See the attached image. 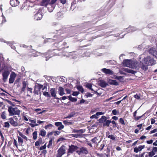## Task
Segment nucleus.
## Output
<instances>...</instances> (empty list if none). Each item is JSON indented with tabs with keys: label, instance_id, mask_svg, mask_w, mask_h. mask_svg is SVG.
<instances>
[{
	"label": "nucleus",
	"instance_id": "obj_6",
	"mask_svg": "<svg viewBox=\"0 0 157 157\" xmlns=\"http://www.w3.org/2000/svg\"><path fill=\"white\" fill-rule=\"evenodd\" d=\"M77 153L79 155H82L84 154H86L88 153V151L84 147H82L80 148L79 150L76 151Z\"/></svg>",
	"mask_w": 157,
	"mask_h": 157
},
{
	"label": "nucleus",
	"instance_id": "obj_27",
	"mask_svg": "<svg viewBox=\"0 0 157 157\" xmlns=\"http://www.w3.org/2000/svg\"><path fill=\"white\" fill-rule=\"evenodd\" d=\"M111 122V121L109 120H106L104 122V123L103 124V126H109V125L110 123Z\"/></svg>",
	"mask_w": 157,
	"mask_h": 157
},
{
	"label": "nucleus",
	"instance_id": "obj_45",
	"mask_svg": "<svg viewBox=\"0 0 157 157\" xmlns=\"http://www.w3.org/2000/svg\"><path fill=\"white\" fill-rule=\"evenodd\" d=\"M10 126V124L8 122H6L4 123V127L6 128H9Z\"/></svg>",
	"mask_w": 157,
	"mask_h": 157
},
{
	"label": "nucleus",
	"instance_id": "obj_63",
	"mask_svg": "<svg viewBox=\"0 0 157 157\" xmlns=\"http://www.w3.org/2000/svg\"><path fill=\"white\" fill-rule=\"evenodd\" d=\"M155 119H154L153 118H152L151 119V124H153L154 123H155Z\"/></svg>",
	"mask_w": 157,
	"mask_h": 157
},
{
	"label": "nucleus",
	"instance_id": "obj_48",
	"mask_svg": "<svg viewBox=\"0 0 157 157\" xmlns=\"http://www.w3.org/2000/svg\"><path fill=\"white\" fill-rule=\"evenodd\" d=\"M96 114L97 116L98 117V116H99V115H101L104 114V113L102 112H98L96 113Z\"/></svg>",
	"mask_w": 157,
	"mask_h": 157
},
{
	"label": "nucleus",
	"instance_id": "obj_33",
	"mask_svg": "<svg viewBox=\"0 0 157 157\" xmlns=\"http://www.w3.org/2000/svg\"><path fill=\"white\" fill-rule=\"evenodd\" d=\"M33 138L34 140H36L37 137V132L36 131L34 132L33 133Z\"/></svg>",
	"mask_w": 157,
	"mask_h": 157
},
{
	"label": "nucleus",
	"instance_id": "obj_62",
	"mask_svg": "<svg viewBox=\"0 0 157 157\" xmlns=\"http://www.w3.org/2000/svg\"><path fill=\"white\" fill-rule=\"evenodd\" d=\"M30 130V128H28L25 131L26 134H28L29 133V131Z\"/></svg>",
	"mask_w": 157,
	"mask_h": 157
},
{
	"label": "nucleus",
	"instance_id": "obj_52",
	"mask_svg": "<svg viewBox=\"0 0 157 157\" xmlns=\"http://www.w3.org/2000/svg\"><path fill=\"white\" fill-rule=\"evenodd\" d=\"M79 93V92L77 91L74 92L73 93L72 95L74 96H76L78 95Z\"/></svg>",
	"mask_w": 157,
	"mask_h": 157
},
{
	"label": "nucleus",
	"instance_id": "obj_53",
	"mask_svg": "<svg viewBox=\"0 0 157 157\" xmlns=\"http://www.w3.org/2000/svg\"><path fill=\"white\" fill-rule=\"evenodd\" d=\"M98 117L97 116L96 114H94L92 116L90 117V118L93 119V118H95V119H97L98 118Z\"/></svg>",
	"mask_w": 157,
	"mask_h": 157
},
{
	"label": "nucleus",
	"instance_id": "obj_60",
	"mask_svg": "<svg viewBox=\"0 0 157 157\" xmlns=\"http://www.w3.org/2000/svg\"><path fill=\"white\" fill-rule=\"evenodd\" d=\"M142 116H139V117H134L135 120L136 121H137L139 120L141 117Z\"/></svg>",
	"mask_w": 157,
	"mask_h": 157
},
{
	"label": "nucleus",
	"instance_id": "obj_22",
	"mask_svg": "<svg viewBox=\"0 0 157 157\" xmlns=\"http://www.w3.org/2000/svg\"><path fill=\"white\" fill-rule=\"evenodd\" d=\"M77 148V147L73 145H71V146H69V152H72L75 151Z\"/></svg>",
	"mask_w": 157,
	"mask_h": 157
},
{
	"label": "nucleus",
	"instance_id": "obj_61",
	"mask_svg": "<svg viewBox=\"0 0 157 157\" xmlns=\"http://www.w3.org/2000/svg\"><path fill=\"white\" fill-rule=\"evenodd\" d=\"M65 140V139L63 137H61L58 139L57 142H59V141H63Z\"/></svg>",
	"mask_w": 157,
	"mask_h": 157
},
{
	"label": "nucleus",
	"instance_id": "obj_49",
	"mask_svg": "<svg viewBox=\"0 0 157 157\" xmlns=\"http://www.w3.org/2000/svg\"><path fill=\"white\" fill-rule=\"evenodd\" d=\"M52 140H50L48 144V147L50 148V147L52 146Z\"/></svg>",
	"mask_w": 157,
	"mask_h": 157
},
{
	"label": "nucleus",
	"instance_id": "obj_37",
	"mask_svg": "<svg viewBox=\"0 0 157 157\" xmlns=\"http://www.w3.org/2000/svg\"><path fill=\"white\" fill-rule=\"evenodd\" d=\"M59 80L60 81L63 82H65L66 78L63 76H60L59 78Z\"/></svg>",
	"mask_w": 157,
	"mask_h": 157
},
{
	"label": "nucleus",
	"instance_id": "obj_13",
	"mask_svg": "<svg viewBox=\"0 0 157 157\" xmlns=\"http://www.w3.org/2000/svg\"><path fill=\"white\" fill-rule=\"evenodd\" d=\"M144 147V145H140L138 147H136L134 149V151L135 153H137L139 151H141Z\"/></svg>",
	"mask_w": 157,
	"mask_h": 157
},
{
	"label": "nucleus",
	"instance_id": "obj_1",
	"mask_svg": "<svg viewBox=\"0 0 157 157\" xmlns=\"http://www.w3.org/2000/svg\"><path fill=\"white\" fill-rule=\"evenodd\" d=\"M142 60L140 61V63H139V68L143 69H147L148 66H151L155 64L156 61L154 59L149 56L145 57L144 55H141L140 56V59Z\"/></svg>",
	"mask_w": 157,
	"mask_h": 157
},
{
	"label": "nucleus",
	"instance_id": "obj_12",
	"mask_svg": "<svg viewBox=\"0 0 157 157\" xmlns=\"http://www.w3.org/2000/svg\"><path fill=\"white\" fill-rule=\"evenodd\" d=\"M21 115L22 116V119L25 121H28L30 118V117L28 115V114L24 112L21 114Z\"/></svg>",
	"mask_w": 157,
	"mask_h": 157
},
{
	"label": "nucleus",
	"instance_id": "obj_9",
	"mask_svg": "<svg viewBox=\"0 0 157 157\" xmlns=\"http://www.w3.org/2000/svg\"><path fill=\"white\" fill-rule=\"evenodd\" d=\"M43 87V86L40 84H38L37 85H36L34 89V93L36 94H38L40 90Z\"/></svg>",
	"mask_w": 157,
	"mask_h": 157
},
{
	"label": "nucleus",
	"instance_id": "obj_30",
	"mask_svg": "<svg viewBox=\"0 0 157 157\" xmlns=\"http://www.w3.org/2000/svg\"><path fill=\"white\" fill-rule=\"evenodd\" d=\"M115 78L117 79L118 80L120 81V82H123L124 80L123 77L121 76H116Z\"/></svg>",
	"mask_w": 157,
	"mask_h": 157
},
{
	"label": "nucleus",
	"instance_id": "obj_5",
	"mask_svg": "<svg viewBox=\"0 0 157 157\" xmlns=\"http://www.w3.org/2000/svg\"><path fill=\"white\" fill-rule=\"evenodd\" d=\"M10 72L7 70H5L2 72V80L4 82L7 80Z\"/></svg>",
	"mask_w": 157,
	"mask_h": 157
},
{
	"label": "nucleus",
	"instance_id": "obj_42",
	"mask_svg": "<svg viewBox=\"0 0 157 157\" xmlns=\"http://www.w3.org/2000/svg\"><path fill=\"white\" fill-rule=\"evenodd\" d=\"M18 142L19 143H21L22 144L23 143V140L22 138H21L20 137L18 136Z\"/></svg>",
	"mask_w": 157,
	"mask_h": 157
},
{
	"label": "nucleus",
	"instance_id": "obj_64",
	"mask_svg": "<svg viewBox=\"0 0 157 157\" xmlns=\"http://www.w3.org/2000/svg\"><path fill=\"white\" fill-rule=\"evenodd\" d=\"M37 123H38L39 124H41L43 123H44V121H41L40 120H38L37 121Z\"/></svg>",
	"mask_w": 157,
	"mask_h": 157
},
{
	"label": "nucleus",
	"instance_id": "obj_16",
	"mask_svg": "<svg viewBox=\"0 0 157 157\" xmlns=\"http://www.w3.org/2000/svg\"><path fill=\"white\" fill-rule=\"evenodd\" d=\"M42 15L41 13H37L35 15L34 18L37 21L40 20L42 18Z\"/></svg>",
	"mask_w": 157,
	"mask_h": 157
},
{
	"label": "nucleus",
	"instance_id": "obj_44",
	"mask_svg": "<svg viewBox=\"0 0 157 157\" xmlns=\"http://www.w3.org/2000/svg\"><path fill=\"white\" fill-rule=\"evenodd\" d=\"M108 137L110 139H111L112 140H114L116 138L115 137V136L113 135H109L108 136Z\"/></svg>",
	"mask_w": 157,
	"mask_h": 157
},
{
	"label": "nucleus",
	"instance_id": "obj_26",
	"mask_svg": "<svg viewBox=\"0 0 157 157\" xmlns=\"http://www.w3.org/2000/svg\"><path fill=\"white\" fill-rule=\"evenodd\" d=\"M50 93L52 96L55 97L56 96V91L55 89L52 88L50 90Z\"/></svg>",
	"mask_w": 157,
	"mask_h": 157
},
{
	"label": "nucleus",
	"instance_id": "obj_38",
	"mask_svg": "<svg viewBox=\"0 0 157 157\" xmlns=\"http://www.w3.org/2000/svg\"><path fill=\"white\" fill-rule=\"evenodd\" d=\"M77 99L75 98H72L71 96H69V100L71 101L72 102H75L77 101Z\"/></svg>",
	"mask_w": 157,
	"mask_h": 157
},
{
	"label": "nucleus",
	"instance_id": "obj_39",
	"mask_svg": "<svg viewBox=\"0 0 157 157\" xmlns=\"http://www.w3.org/2000/svg\"><path fill=\"white\" fill-rule=\"evenodd\" d=\"M6 113L5 111H4L1 114V117L2 119H4L6 118Z\"/></svg>",
	"mask_w": 157,
	"mask_h": 157
},
{
	"label": "nucleus",
	"instance_id": "obj_32",
	"mask_svg": "<svg viewBox=\"0 0 157 157\" xmlns=\"http://www.w3.org/2000/svg\"><path fill=\"white\" fill-rule=\"evenodd\" d=\"M50 7H48V10L50 12H52L54 9V7L52 6V5H50Z\"/></svg>",
	"mask_w": 157,
	"mask_h": 157
},
{
	"label": "nucleus",
	"instance_id": "obj_40",
	"mask_svg": "<svg viewBox=\"0 0 157 157\" xmlns=\"http://www.w3.org/2000/svg\"><path fill=\"white\" fill-rule=\"evenodd\" d=\"M91 141L94 143H97L98 141V139L96 137H95L92 139Z\"/></svg>",
	"mask_w": 157,
	"mask_h": 157
},
{
	"label": "nucleus",
	"instance_id": "obj_7",
	"mask_svg": "<svg viewBox=\"0 0 157 157\" xmlns=\"http://www.w3.org/2000/svg\"><path fill=\"white\" fill-rule=\"evenodd\" d=\"M65 147L64 146H62L60 148L58 151L57 156H61L63 154H65Z\"/></svg>",
	"mask_w": 157,
	"mask_h": 157
},
{
	"label": "nucleus",
	"instance_id": "obj_47",
	"mask_svg": "<svg viewBox=\"0 0 157 157\" xmlns=\"http://www.w3.org/2000/svg\"><path fill=\"white\" fill-rule=\"evenodd\" d=\"M46 144H45L44 146H41L40 148V150H42L46 148Z\"/></svg>",
	"mask_w": 157,
	"mask_h": 157
},
{
	"label": "nucleus",
	"instance_id": "obj_15",
	"mask_svg": "<svg viewBox=\"0 0 157 157\" xmlns=\"http://www.w3.org/2000/svg\"><path fill=\"white\" fill-rule=\"evenodd\" d=\"M50 0H42L40 3V5L46 7L48 4H50Z\"/></svg>",
	"mask_w": 157,
	"mask_h": 157
},
{
	"label": "nucleus",
	"instance_id": "obj_10",
	"mask_svg": "<svg viewBox=\"0 0 157 157\" xmlns=\"http://www.w3.org/2000/svg\"><path fill=\"white\" fill-rule=\"evenodd\" d=\"M122 71H120V73L121 74H126L125 72H127L129 73H132V74H135L136 73V71H133L132 69H122Z\"/></svg>",
	"mask_w": 157,
	"mask_h": 157
},
{
	"label": "nucleus",
	"instance_id": "obj_41",
	"mask_svg": "<svg viewBox=\"0 0 157 157\" xmlns=\"http://www.w3.org/2000/svg\"><path fill=\"white\" fill-rule=\"evenodd\" d=\"M119 122L120 123H121L122 125H125V124L123 119L121 118L119 119Z\"/></svg>",
	"mask_w": 157,
	"mask_h": 157
},
{
	"label": "nucleus",
	"instance_id": "obj_29",
	"mask_svg": "<svg viewBox=\"0 0 157 157\" xmlns=\"http://www.w3.org/2000/svg\"><path fill=\"white\" fill-rule=\"evenodd\" d=\"M46 133V131L45 130L42 129L40 131V135L42 136H45Z\"/></svg>",
	"mask_w": 157,
	"mask_h": 157
},
{
	"label": "nucleus",
	"instance_id": "obj_46",
	"mask_svg": "<svg viewBox=\"0 0 157 157\" xmlns=\"http://www.w3.org/2000/svg\"><path fill=\"white\" fill-rule=\"evenodd\" d=\"M29 121L32 123H33L34 124H37L36 123V119H34V120H31V118H30V119Z\"/></svg>",
	"mask_w": 157,
	"mask_h": 157
},
{
	"label": "nucleus",
	"instance_id": "obj_23",
	"mask_svg": "<svg viewBox=\"0 0 157 157\" xmlns=\"http://www.w3.org/2000/svg\"><path fill=\"white\" fill-rule=\"evenodd\" d=\"M99 85L102 87H105L107 85V83L104 81L101 80L99 83Z\"/></svg>",
	"mask_w": 157,
	"mask_h": 157
},
{
	"label": "nucleus",
	"instance_id": "obj_11",
	"mask_svg": "<svg viewBox=\"0 0 157 157\" xmlns=\"http://www.w3.org/2000/svg\"><path fill=\"white\" fill-rule=\"evenodd\" d=\"M9 120L10 123L13 126L16 127L20 126V124H18V122L15 121L13 118H10Z\"/></svg>",
	"mask_w": 157,
	"mask_h": 157
},
{
	"label": "nucleus",
	"instance_id": "obj_18",
	"mask_svg": "<svg viewBox=\"0 0 157 157\" xmlns=\"http://www.w3.org/2000/svg\"><path fill=\"white\" fill-rule=\"evenodd\" d=\"M109 83L111 85H113L115 86H118L119 83L116 80L109 79L108 81Z\"/></svg>",
	"mask_w": 157,
	"mask_h": 157
},
{
	"label": "nucleus",
	"instance_id": "obj_34",
	"mask_svg": "<svg viewBox=\"0 0 157 157\" xmlns=\"http://www.w3.org/2000/svg\"><path fill=\"white\" fill-rule=\"evenodd\" d=\"M19 135L20 136L22 137L23 139H24L26 141H27L28 140L27 137L25 136V135H23L22 133L21 132H20L19 133Z\"/></svg>",
	"mask_w": 157,
	"mask_h": 157
},
{
	"label": "nucleus",
	"instance_id": "obj_21",
	"mask_svg": "<svg viewBox=\"0 0 157 157\" xmlns=\"http://www.w3.org/2000/svg\"><path fill=\"white\" fill-rule=\"evenodd\" d=\"M152 157L150 152H144L141 155L140 157Z\"/></svg>",
	"mask_w": 157,
	"mask_h": 157
},
{
	"label": "nucleus",
	"instance_id": "obj_54",
	"mask_svg": "<svg viewBox=\"0 0 157 157\" xmlns=\"http://www.w3.org/2000/svg\"><path fill=\"white\" fill-rule=\"evenodd\" d=\"M57 1V0H52L50 2V5H53Z\"/></svg>",
	"mask_w": 157,
	"mask_h": 157
},
{
	"label": "nucleus",
	"instance_id": "obj_2",
	"mask_svg": "<svg viewBox=\"0 0 157 157\" xmlns=\"http://www.w3.org/2000/svg\"><path fill=\"white\" fill-rule=\"evenodd\" d=\"M123 66L132 68H139V63L134 59H125L122 62Z\"/></svg>",
	"mask_w": 157,
	"mask_h": 157
},
{
	"label": "nucleus",
	"instance_id": "obj_31",
	"mask_svg": "<svg viewBox=\"0 0 157 157\" xmlns=\"http://www.w3.org/2000/svg\"><path fill=\"white\" fill-rule=\"evenodd\" d=\"M86 87L89 88V89H90L94 91L93 89L92 88V85L91 83H87L86 85ZM95 92H96V91H94Z\"/></svg>",
	"mask_w": 157,
	"mask_h": 157
},
{
	"label": "nucleus",
	"instance_id": "obj_14",
	"mask_svg": "<svg viewBox=\"0 0 157 157\" xmlns=\"http://www.w3.org/2000/svg\"><path fill=\"white\" fill-rule=\"evenodd\" d=\"M10 3L12 6L15 7L19 5V2L17 0H11Z\"/></svg>",
	"mask_w": 157,
	"mask_h": 157
},
{
	"label": "nucleus",
	"instance_id": "obj_43",
	"mask_svg": "<svg viewBox=\"0 0 157 157\" xmlns=\"http://www.w3.org/2000/svg\"><path fill=\"white\" fill-rule=\"evenodd\" d=\"M134 97L135 98L137 99H140V94H136L134 95Z\"/></svg>",
	"mask_w": 157,
	"mask_h": 157
},
{
	"label": "nucleus",
	"instance_id": "obj_56",
	"mask_svg": "<svg viewBox=\"0 0 157 157\" xmlns=\"http://www.w3.org/2000/svg\"><path fill=\"white\" fill-rule=\"evenodd\" d=\"M2 17H3V19L2 21V23H4L6 21V20L5 19V17L3 16V14H2Z\"/></svg>",
	"mask_w": 157,
	"mask_h": 157
},
{
	"label": "nucleus",
	"instance_id": "obj_59",
	"mask_svg": "<svg viewBox=\"0 0 157 157\" xmlns=\"http://www.w3.org/2000/svg\"><path fill=\"white\" fill-rule=\"evenodd\" d=\"M153 140H150L147 141V143L148 144H151L152 143Z\"/></svg>",
	"mask_w": 157,
	"mask_h": 157
},
{
	"label": "nucleus",
	"instance_id": "obj_58",
	"mask_svg": "<svg viewBox=\"0 0 157 157\" xmlns=\"http://www.w3.org/2000/svg\"><path fill=\"white\" fill-rule=\"evenodd\" d=\"M30 125L31 126V127H34L38 125L39 124H30Z\"/></svg>",
	"mask_w": 157,
	"mask_h": 157
},
{
	"label": "nucleus",
	"instance_id": "obj_17",
	"mask_svg": "<svg viewBox=\"0 0 157 157\" xmlns=\"http://www.w3.org/2000/svg\"><path fill=\"white\" fill-rule=\"evenodd\" d=\"M55 125L57 127H58V129L59 130H60L64 128V126L62 124L61 122H56L55 123Z\"/></svg>",
	"mask_w": 157,
	"mask_h": 157
},
{
	"label": "nucleus",
	"instance_id": "obj_3",
	"mask_svg": "<svg viewBox=\"0 0 157 157\" xmlns=\"http://www.w3.org/2000/svg\"><path fill=\"white\" fill-rule=\"evenodd\" d=\"M8 108L9 116H13L15 115H19L20 111L17 108L13 107L12 106H8Z\"/></svg>",
	"mask_w": 157,
	"mask_h": 157
},
{
	"label": "nucleus",
	"instance_id": "obj_51",
	"mask_svg": "<svg viewBox=\"0 0 157 157\" xmlns=\"http://www.w3.org/2000/svg\"><path fill=\"white\" fill-rule=\"evenodd\" d=\"M53 133H54V135L55 136L58 135H59L60 132L59 131H56L54 132H53Z\"/></svg>",
	"mask_w": 157,
	"mask_h": 157
},
{
	"label": "nucleus",
	"instance_id": "obj_20",
	"mask_svg": "<svg viewBox=\"0 0 157 157\" xmlns=\"http://www.w3.org/2000/svg\"><path fill=\"white\" fill-rule=\"evenodd\" d=\"M152 156L154 155L156 153L157 154V147H153L152 151L150 152Z\"/></svg>",
	"mask_w": 157,
	"mask_h": 157
},
{
	"label": "nucleus",
	"instance_id": "obj_25",
	"mask_svg": "<svg viewBox=\"0 0 157 157\" xmlns=\"http://www.w3.org/2000/svg\"><path fill=\"white\" fill-rule=\"evenodd\" d=\"M106 120V117L105 116H102L99 119V122L104 123Z\"/></svg>",
	"mask_w": 157,
	"mask_h": 157
},
{
	"label": "nucleus",
	"instance_id": "obj_57",
	"mask_svg": "<svg viewBox=\"0 0 157 157\" xmlns=\"http://www.w3.org/2000/svg\"><path fill=\"white\" fill-rule=\"evenodd\" d=\"M112 113L114 115H116L117 111L116 109H114L112 111Z\"/></svg>",
	"mask_w": 157,
	"mask_h": 157
},
{
	"label": "nucleus",
	"instance_id": "obj_55",
	"mask_svg": "<svg viewBox=\"0 0 157 157\" xmlns=\"http://www.w3.org/2000/svg\"><path fill=\"white\" fill-rule=\"evenodd\" d=\"M43 94L46 96L49 97V94L48 92H45L43 93Z\"/></svg>",
	"mask_w": 157,
	"mask_h": 157
},
{
	"label": "nucleus",
	"instance_id": "obj_50",
	"mask_svg": "<svg viewBox=\"0 0 157 157\" xmlns=\"http://www.w3.org/2000/svg\"><path fill=\"white\" fill-rule=\"evenodd\" d=\"M157 132V128H155L154 130H151L150 132V134H151Z\"/></svg>",
	"mask_w": 157,
	"mask_h": 157
},
{
	"label": "nucleus",
	"instance_id": "obj_19",
	"mask_svg": "<svg viewBox=\"0 0 157 157\" xmlns=\"http://www.w3.org/2000/svg\"><path fill=\"white\" fill-rule=\"evenodd\" d=\"M102 71L106 74L112 75L113 74V71L110 69H101Z\"/></svg>",
	"mask_w": 157,
	"mask_h": 157
},
{
	"label": "nucleus",
	"instance_id": "obj_36",
	"mask_svg": "<svg viewBox=\"0 0 157 157\" xmlns=\"http://www.w3.org/2000/svg\"><path fill=\"white\" fill-rule=\"evenodd\" d=\"M53 126V125H52V124H49L48 125L45 126L44 127L45 129H49V128L50 127H52Z\"/></svg>",
	"mask_w": 157,
	"mask_h": 157
},
{
	"label": "nucleus",
	"instance_id": "obj_35",
	"mask_svg": "<svg viewBox=\"0 0 157 157\" xmlns=\"http://www.w3.org/2000/svg\"><path fill=\"white\" fill-rule=\"evenodd\" d=\"M42 142V139L39 140L38 141H36L35 143V145L36 146H38L40 145V144H41Z\"/></svg>",
	"mask_w": 157,
	"mask_h": 157
},
{
	"label": "nucleus",
	"instance_id": "obj_4",
	"mask_svg": "<svg viewBox=\"0 0 157 157\" xmlns=\"http://www.w3.org/2000/svg\"><path fill=\"white\" fill-rule=\"evenodd\" d=\"M73 132L76 133L77 134H70L69 135V137L72 136L77 138L78 137H81V136L82 134L84 132V131L82 129L79 130H74Z\"/></svg>",
	"mask_w": 157,
	"mask_h": 157
},
{
	"label": "nucleus",
	"instance_id": "obj_8",
	"mask_svg": "<svg viewBox=\"0 0 157 157\" xmlns=\"http://www.w3.org/2000/svg\"><path fill=\"white\" fill-rule=\"evenodd\" d=\"M16 76V74L14 72H12L10 74V78L9 79V83L10 84H11L13 82Z\"/></svg>",
	"mask_w": 157,
	"mask_h": 157
},
{
	"label": "nucleus",
	"instance_id": "obj_28",
	"mask_svg": "<svg viewBox=\"0 0 157 157\" xmlns=\"http://www.w3.org/2000/svg\"><path fill=\"white\" fill-rule=\"evenodd\" d=\"M77 89L79 91H80L82 93H83L84 92V90L82 88V86H77Z\"/></svg>",
	"mask_w": 157,
	"mask_h": 157
},
{
	"label": "nucleus",
	"instance_id": "obj_24",
	"mask_svg": "<svg viewBox=\"0 0 157 157\" xmlns=\"http://www.w3.org/2000/svg\"><path fill=\"white\" fill-rule=\"evenodd\" d=\"M59 92V94L62 96L64 94V89L63 88L61 87H59L58 89Z\"/></svg>",
	"mask_w": 157,
	"mask_h": 157
}]
</instances>
